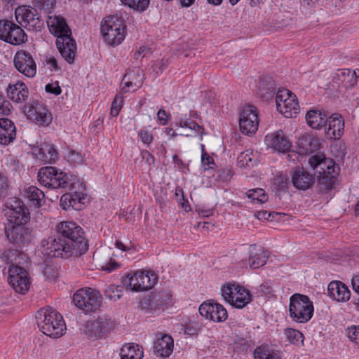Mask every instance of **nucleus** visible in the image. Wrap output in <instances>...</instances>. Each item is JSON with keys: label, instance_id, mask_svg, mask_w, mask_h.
Wrapping results in <instances>:
<instances>
[{"label": "nucleus", "instance_id": "b1692460", "mask_svg": "<svg viewBox=\"0 0 359 359\" xmlns=\"http://www.w3.org/2000/svg\"><path fill=\"white\" fill-rule=\"evenodd\" d=\"M174 340L172 337L165 333H156V339L154 341V352L162 358H168L173 352Z\"/></svg>", "mask_w": 359, "mask_h": 359}, {"label": "nucleus", "instance_id": "a211bd4d", "mask_svg": "<svg viewBox=\"0 0 359 359\" xmlns=\"http://www.w3.org/2000/svg\"><path fill=\"white\" fill-rule=\"evenodd\" d=\"M5 233L9 243L18 248L22 245L29 243L32 240L31 230L26 224L7 225Z\"/></svg>", "mask_w": 359, "mask_h": 359}, {"label": "nucleus", "instance_id": "f03ea898", "mask_svg": "<svg viewBox=\"0 0 359 359\" xmlns=\"http://www.w3.org/2000/svg\"><path fill=\"white\" fill-rule=\"evenodd\" d=\"M309 163L318 173V192L327 194L335 188L338 182L340 168L332 159H322L320 156H313L309 158Z\"/></svg>", "mask_w": 359, "mask_h": 359}, {"label": "nucleus", "instance_id": "f8f14e48", "mask_svg": "<svg viewBox=\"0 0 359 359\" xmlns=\"http://www.w3.org/2000/svg\"><path fill=\"white\" fill-rule=\"evenodd\" d=\"M17 22L28 30H40L43 20L36 8L29 6H21L15 9Z\"/></svg>", "mask_w": 359, "mask_h": 359}, {"label": "nucleus", "instance_id": "f3484780", "mask_svg": "<svg viewBox=\"0 0 359 359\" xmlns=\"http://www.w3.org/2000/svg\"><path fill=\"white\" fill-rule=\"evenodd\" d=\"M8 280L18 293L25 294L29 288L30 281L27 271L18 265L9 266Z\"/></svg>", "mask_w": 359, "mask_h": 359}, {"label": "nucleus", "instance_id": "7ed1b4c3", "mask_svg": "<svg viewBox=\"0 0 359 359\" xmlns=\"http://www.w3.org/2000/svg\"><path fill=\"white\" fill-rule=\"evenodd\" d=\"M37 178L41 186L51 189H71V187L76 188L82 185L76 176L68 175L53 166L41 168Z\"/></svg>", "mask_w": 359, "mask_h": 359}, {"label": "nucleus", "instance_id": "bf43d9fd", "mask_svg": "<svg viewBox=\"0 0 359 359\" xmlns=\"http://www.w3.org/2000/svg\"><path fill=\"white\" fill-rule=\"evenodd\" d=\"M44 62L50 70L59 71L60 69L57 64V60L53 56L46 55Z\"/></svg>", "mask_w": 359, "mask_h": 359}, {"label": "nucleus", "instance_id": "f704fd0d", "mask_svg": "<svg viewBox=\"0 0 359 359\" xmlns=\"http://www.w3.org/2000/svg\"><path fill=\"white\" fill-rule=\"evenodd\" d=\"M142 71L140 69L126 74L122 79V84L124 85L121 90L122 92L128 93L129 90L127 88H131L133 91L140 88L142 85Z\"/></svg>", "mask_w": 359, "mask_h": 359}, {"label": "nucleus", "instance_id": "c756f323", "mask_svg": "<svg viewBox=\"0 0 359 359\" xmlns=\"http://www.w3.org/2000/svg\"><path fill=\"white\" fill-rule=\"evenodd\" d=\"M16 138V129L13 122L7 118H0V144L8 145Z\"/></svg>", "mask_w": 359, "mask_h": 359}, {"label": "nucleus", "instance_id": "e433bc0d", "mask_svg": "<svg viewBox=\"0 0 359 359\" xmlns=\"http://www.w3.org/2000/svg\"><path fill=\"white\" fill-rule=\"evenodd\" d=\"M81 186H76V188L72 189H65L66 191H69V194L72 196V199L70 200L69 204L72 205V208L75 210H80L83 208L87 196L83 191L86 189L85 185L83 182H81ZM72 188V187H70Z\"/></svg>", "mask_w": 359, "mask_h": 359}, {"label": "nucleus", "instance_id": "8fccbe9b", "mask_svg": "<svg viewBox=\"0 0 359 359\" xmlns=\"http://www.w3.org/2000/svg\"><path fill=\"white\" fill-rule=\"evenodd\" d=\"M55 0H34L35 7L43 10L48 14L51 13L55 6Z\"/></svg>", "mask_w": 359, "mask_h": 359}, {"label": "nucleus", "instance_id": "ddd939ff", "mask_svg": "<svg viewBox=\"0 0 359 359\" xmlns=\"http://www.w3.org/2000/svg\"><path fill=\"white\" fill-rule=\"evenodd\" d=\"M6 215L8 224H26L30 219L28 208L17 198H8L6 203Z\"/></svg>", "mask_w": 359, "mask_h": 359}, {"label": "nucleus", "instance_id": "864d4df0", "mask_svg": "<svg viewBox=\"0 0 359 359\" xmlns=\"http://www.w3.org/2000/svg\"><path fill=\"white\" fill-rule=\"evenodd\" d=\"M13 109L11 102L6 99V97L0 93V114L8 115Z\"/></svg>", "mask_w": 359, "mask_h": 359}, {"label": "nucleus", "instance_id": "a18cd8bd", "mask_svg": "<svg viewBox=\"0 0 359 359\" xmlns=\"http://www.w3.org/2000/svg\"><path fill=\"white\" fill-rule=\"evenodd\" d=\"M126 6L137 11H145L149 4V0H121Z\"/></svg>", "mask_w": 359, "mask_h": 359}, {"label": "nucleus", "instance_id": "9b49d317", "mask_svg": "<svg viewBox=\"0 0 359 359\" xmlns=\"http://www.w3.org/2000/svg\"><path fill=\"white\" fill-rule=\"evenodd\" d=\"M275 101L277 110L286 118L296 116L299 112L296 95L287 89H279Z\"/></svg>", "mask_w": 359, "mask_h": 359}, {"label": "nucleus", "instance_id": "aec40b11", "mask_svg": "<svg viewBox=\"0 0 359 359\" xmlns=\"http://www.w3.org/2000/svg\"><path fill=\"white\" fill-rule=\"evenodd\" d=\"M113 321L106 317L87 321L83 327V332L88 338H97L103 336L113 327Z\"/></svg>", "mask_w": 359, "mask_h": 359}, {"label": "nucleus", "instance_id": "423d86ee", "mask_svg": "<svg viewBox=\"0 0 359 359\" xmlns=\"http://www.w3.org/2000/svg\"><path fill=\"white\" fill-rule=\"evenodd\" d=\"M313 302L306 295L296 293L290 298L289 311L291 318L299 323L308 322L313 314Z\"/></svg>", "mask_w": 359, "mask_h": 359}, {"label": "nucleus", "instance_id": "6ab92c4d", "mask_svg": "<svg viewBox=\"0 0 359 359\" xmlns=\"http://www.w3.org/2000/svg\"><path fill=\"white\" fill-rule=\"evenodd\" d=\"M13 62L17 70L25 76L32 78L36 74V65L28 51L20 50L14 56Z\"/></svg>", "mask_w": 359, "mask_h": 359}, {"label": "nucleus", "instance_id": "49530a36", "mask_svg": "<svg viewBox=\"0 0 359 359\" xmlns=\"http://www.w3.org/2000/svg\"><path fill=\"white\" fill-rule=\"evenodd\" d=\"M285 334L288 341L293 344H299L303 343L304 335L299 330L288 328L285 330Z\"/></svg>", "mask_w": 359, "mask_h": 359}, {"label": "nucleus", "instance_id": "c85d7f7f", "mask_svg": "<svg viewBox=\"0 0 359 359\" xmlns=\"http://www.w3.org/2000/svg\"><path fill=\"white\" fill-rule=\"evenodd\" d=\"M47 25L50 32L54 34L57 39L64 37L65 35H72V31L69 27L66 20L61 15H49Z\"/></svg>", "mask_w": 359, "mask_h": 359}, {"label": "nucleus", "instance_id": "5fc2aeb1", "mask_svg": "<svg viewBox=\"0 0 359 359\" xmlns=\"http://www.w3.org/2000/svg\"><path fill=\"white\" fill-rule=\"evenodd\" d=\"M122 103L123 97L116 95L111 103V115L112 116L116 117L118 115L119 111L122 107Z\"/></svg>", "mask_w": 359, "mask_h": 359}, {"label": "nucleus", "instance_id": "f257e3e1", "mask_svg": "<svg viewBox=\"0 0 359 359\" xmlns=\"http://www.w3.org/2000/svg\"><path fill=\"white\" fill-rule=\"evenodd\" d=\"M55 233L43 245L46 255L67 259L80 257L88 251L89 244L86 233L83 228L76 222H60L55 227Z\"/></svg>", "mask_w": 359, "mask_h": 359}, {"label": "nucleus", "instance_id": "a878e982", "mask_svg": "<svg viewBox=\"0 0 359 359\" xmlns=\"http://www.w3.org/2000/svg\"><path fill=\"white\" fill-rule=\"evenodd\" d=\"M265 142L269 147L278 152L285 153L291 147V143L282 130L269 134L265 137Z\"/></svg>", "mask_w": 359, "mask_h": 359}, {"label": "nucleus", "instance_id": "58836bf2", "mask_svg": "<svg viewBox=\"0 0 359 359\" xmlns=\"http://www.w3.org/2000/svg\"><path fill=\"white\" fill-rule=\"evenodd\" d=\"M254 356L255 359H281L280 352L268 345L257 347Z\"/></svg>", "mask_w": 359, "mask_h": 359}, {"label": "nucleus", "instance_id": "603ef678", "mask_svg": "<svg viewBox=\"0 0 359 359\" xmlns=\"http://www.w3.org/2000/svg\"><path fill=\"white\" fill-rule=\"evenodd\" d=\"M235 348L238 351H245L252 346V341L243 337H236L234 341Z\"/></svg>", "mask_w": 359, "mask_h": 359}, {"label": "nucleus", "instance_id": "c9c22d12", "mask_svg": "<svg viewBox=\"0 0 359 359\" xmlns=\"http://www.w3.org/2000/svg\"><path fill=\"white\" fill-rule=\"evenodd\" d=\"M333 80L346 88H352L358 81L355 72L350 69H338Z\"/></svg>", "mask_w": 359, "mask_h": 359}, {"label": "nucleus", "instance_id": "338daca9", "mask_svg": "<svg viewBox=\"0 0 359 359\" xmlns=\"http://www.w3.org/2000/svg\"><path fill=\"white\" fill-rule=\"evenodd\" d=\"M196 212L199 215L203 217H208L213 215V209L205 208L204 207H197Z\"/></svg>", "mask_w": 359, "mask_h": 359}, {"label": "nucleus", "instance_id": "cd10ccee", "mask_svg": "<svg viewBox=\"0 0 359 359\" xmlns=\"http://www.w3.org/2000/svg\"><path fill=\"white\" fill-rule=\"evenodd\" d=\"M276 93V83L273 78L269 75L260 76L257 83V95L263 101L272 100Z\"/></svg>", "mask_w": 359, "mask_h": 359}, {"label": "nucleus", "instance_id": "393cba45", "mask_svg": "<svg viewBox=\"0 0 359 359\" xmlns=\"http://www.w3.org/2000/svg\"><path fill=\"white\" fill-rule=\"evenodd\" d=\"M328 127L325 129L326 135L330 139L339 140L344 133V119L341 114L334 113L327 117Z\"/></svg>", "mask_w": 359, "mask_h": 359}, {"label": "nucleus", "instance_id": "72a5a7b5", "mask_svg": "<svg viewBox=\"0 0 359 359\" xmlns=\"http://www.w3.org/2000/svg\"><path fill=\"white\" fill-rule=\"evenodd\" d=\"M328 114L318 109L309 110L306 114L307 124L312 128L319 130L325 126Z\"/></svg>", "mask_w": 359, "mask_h": 359}, {"label": "nucleus", "instance_id": "37998d69", "mask_svg": "<svg viewBox=\"0 0 359 359\" xmlns=\"http://www.w3.org/2000/svg\"><path fill=\"white\" fill-rule=\"evenodd\" d=\"M20 255V252L15 249H8L4 250L1 255V259L7 264L16 265L17 259Z\"/></svg>", "mask_w": 359, "mask_h": 359}, {"label": "nucleus", "instance_id": "5701e85b", "mask_svg": "<svg viewBox=\"0 0 359 359\" xmlns=\"http://www.w3.org/2000/svg\"><path fill=\"white\" fill-rule=\"evenodd\" d=\"M56 46L61 56L69 63L74 62L76 53V43L72 35H65L56 39Z\"/></svg>", "mask_w": 359, "mask_h": 359}, {"label": "nucleus", "instance_id": "c03bdc74", "mask_svg": "<svg viewBox=\"0 0 359 359\" xmlns=\"http://www.w3.org/2000/svg\"><path fill=\"white\" fill-rule=\"evenodd\" d=\"M104 295L111 300L116 301L119 299L123 296V287L110 285L104 290Z\"/></svg>", "mask_w": 359, "mask_h": 359}, {"label": "nucleus", "instance_id": "412c9836", "mask_svg": "<svg viewBox=\"0 0 359 359\" xmlns=\"http://www.w3.org/2000/svg\"><path fill=\"white\" fill-rule=\"evenodd\" d=\"M291 182L298 190L306 191L311 189L316 183L315 174L304 168L297 167L290 172Z\"/></svg>", "mask_w": 359, "mask_h": 359}, {"label": "nucleus", "instance_id": "774afa93", "mask_svg": "<svg viewBox=\"0 0 359 359\" xmlns=\"http://www.w3.org/2000/svg\"><path fill=\"white\" fill-rule=\"evenodd\" d=\"M158 118L160 123L163 126L165 125L168 121V114L163 109H160L157 113Z\"/></svg>", "mask_w": 359, "mask_h": 359}, {"label": "nucleus", "instance_id": "3c124183", "mask_svg": "<svg viewBox=\"0 0 359 359\" xmlns=\"http://www.w3.org/2000/svg\"><path fill=\"white\" fill-rule=\"evenodd\" d=\"M65 158L69 163L74 165L81 164L83 161L82 154L74 150L69 151L65 156Z\"/></svg>", "mask_w": 359, "mask_h": 359}, {"label": "nucleus", "instance_id": "6e6552de", "mask_svg": "<svg viewBox=\"0 0 359 359\" xmlns=\"http://www.w3.org/2000/svg\"><path fill=\"white\" fill-rule=\"evenodd\" d=\"M156 274L150 271H137L122 277L123 286L135 292L148 290L157 282Z\"/></svg>", "mask_w": 359, "mask_h": 359}, {"label": "nucleus", "instance_id": "473e14b6", "mask_svg": "<svg viewBox=\"0 0 359 359\" xmlns=\"http://www.w3.org/2000/svg\"><path fill=\"white\" fill-rule=\"evenodd\" d=\"M269 252L262 247L257 248L255 245L250 250L249 264L252 269H259L266 264Z\"/></svg>", "mask_w": 359, "mask_h": 359}, {"label": "nucleus", "instance_id": "9d476101", "mask_svg": "<svg viewBox=\"0 0 359 359\" xmlns=\"http://www.w3.org/2000/svg\"><path fill=\"white\" fill-rule=\"evenodd\" d=\"M102 296L100 292L90 288H82L73 295L75 306L85 312H94L101 306Z\"/></svg>", "mask_w": 359, "mask_h": 359}, {"label": "nucleus", "instance_id": "a19ab883", "mask_svg": "<svg viewBox=\"0 0 359 359\" xmlns=\"http://www.w3.org/2000/svg\"><path fill=\"white\" fill-rule=\"evenodd\" d=\"M257 158L251 149L241 152L237 158V164L240 168L251 167L257 164Z\"/></svg>", "mask_w": 359, "mask_h": 359}, {"label": "nucleus", "instance_id": "7c9ffc66", "mask_svg": "<svg viewBox=\"0 0 359 359\" xmlns=\"http://www.w3.org/2000/svg\"><path fill=\"white\" fill-rule=\"evenodd\" d=\"M329 296L337 302H346L350 299L351 292L341 281H332L327 286Z\"/></svg>", "mask_w": 359, "mask_h": 359}, {"label": "nucleus", "instance_id": "6e6d98bb", "mask_svg": "<svg viewBox=\"0 0 359 359\" xmlns=\"http://www.w3.org/2000/svg\"><path fill=\"white\" fill-rule=\"evenodd\" d=\"M348 339L357 345H359V326H353L347 329Z\"/></svg>", "mask_w": 359, "mask_h": 359}, {"label": "nucleus", "instance_id": "052dcab7", "mask_svg": "<svg viewBox=\"0 0 359 359\" xmlns=\"http://www.w3.org/2000/svg\"><path fill=\"white\" fill-rule=\"evenodd\" d=\"M45 90L47 93L55 95H59L62 93L61 88L57 81L55 83H48L45 87Z\"/></svg>", "mask_w": 359, "mask_h": 359}, {"label": "nucleus", "instance_id": "4be33fe9", "mask_svg": "<svg viewBox=\"0 0 359 359\" xmlns=\"http://www.w3.org/2000/svg\"><path fill=\"white\" fill-rule=\"evenodd\" d=\"M198 311L205 318L217 323L224 321L228 317L227 311L222 304L211 302L201 304Z\"/></svg>", "mask_w": 359, "mask_h": 359}, {"label": "nucleus", "instance_id": "13d9d810", "mask_svg": "<svg viewBox=\"0 0 359 359\" xmlns=\"http://www.w3.org/2000/svg\"><path fill=\"white\" fill-rule=\"evenodd\" d=\"M288 178L286 176H277L274 179V184L280 191H286L287 189Z\"/></svg>", "mask_w": 359, "mask_h": 359}, {"label": "nucleus", "instance_id": "2f4dec72", "mask_svg": "<svg viewBox=\"0 0 359 359\" xmlns=\"http://www.w3.org/2000/svg\"><path fill=\"white\" fill-rule=\"evenodd\" d=\"M37 150L36 157L43 163H55L59 158L57 150L52 144L43 143Z\"/></svg>", "mask_w": 359, "mask_h": 359}, {"label": "nucleus", "instance_id": "0e129e2a", "mask_svg": "<svg viewBox=\"0 0 359 359\" xmlns=\"http://www.w3.org/2000/svg\"><path fill=\"white\" fill-rule=\"evenodd\" d=\"M71 199L72 196L69 193L65 194L62 196L60 198V206L62 208V209L68 210L70 209V208H72V205L69 204Z\"/></svg>", "mask_w": 359, "mask_h": 359}, {"label": "nucleus", "instance_id": "e2e57ef3", "mask_svg": "<svg viewBox=\"0 0 359 359\" xmlns=\"http://www.w3.org/2000/svg\"><path fill=\"white\" fill-rule=\"evenodd\" d=\"M142 159L149 165L151 166L154 163V156L147 150H142L141 151Z\"/></svg>", "mask_w": 359, "mask_h": 359}, {"label": "nucleus", "instance_id": "20e7f679", "mask_svg": "<svg viewBox=\"0 0 359 359\" xmlns=\"http://www.w3.org/2000/svg\"><path fill=\"white\" fill-rule=\"evenodd\" d=\"M36 320L39 330L44 334L53 338L60 337L66 330L62 315L50 306L39 310Z\"/></svg>", "mask_w": 359, "mask_h": 359}, {"label": "nucleus", "instance_id": "79ce46f5", "mask_svg": "<svg viewBox=\"0 0 359 359\" xmlns=\"http://www.w3.org/2000/svg\"><path fill=\"white\" fill-rule=\"evenodd\" d=\"M246 195L254 203L262 204L268 200L265 191L261 188L250 189L246 192Z\"/></svg>", "mask_w": 359, "mask_h": 359}, {"label": "nucleus", "instance_id": "0eeeda50", "mask_svg": "<svg viewBox=\"0 0 359 359\" xmlns=\"http://www.w3.org/2000/svg\"><path fill=\"white\" fill-rule=\"evenodd\" d=\"M126 26L117 15L109 16L101 25V33L107 43L116 46L125 39Z\"/></svg>", "mask_w": 359, "mask_h": 359}, {"label": "nucleus", "instance_id": "4d7b16f0", "mask_svg": "<svg viewBox=\"0 0 359 359\" xmlns=\"http://www.w3.org/2000/svg\"><path fill=\"white\" fill-rule=\"evenodd\" d=\"M280 213H279V212H268L266 210L258 211L255 214V216L259 220L264 219V220H271V221L273 219V218H275L276 216H280Z\"/></svg>", "mask_w": 359, "mask_h": 359}, {"label": "nucleus", "instance_id": "bb28decb", "mask_svg": "<svg viewBox=\"0 0 359 359\" xmlns=\"http://www.w3.org/2000/svg\"><path fill=\"white\" fill-rule=\"evenodd\" d=\"M6 93L8 97L16 103L25 102L29 95L27 85L21 81L10 83L6 88Z\"/></svg>", "mask_w": 359, "mask_h": 359}, {"label": "nucleus", "instance_id": "4468645a", "mask_svg": "<svg viewBox=\"0 0 359 359\" xmlns=\"http://www.w3.org/2000/svg\"><path fill=\"white\" fill-rule=\"evenodd\" d=\"M0 39L14 46H19L27 41V36L20 25L8 20H1Z\"/></svg>", "mask_w": 359, "mask_h": 359}, {"label": "nucleus", "instance_id": "09e8293b", "mask_svg": "<svg viewBox=\"0 0 359 359\" xmlns=\"http://www.w3.org/2000/svg\"><path fill=\"white\" fill-rule=\"evenodd\" d=\"M201 165L204 170L213 169L215 163L212 156H210L205 151L203 144H201Z\"/></svg>", "mask_w": 359, "mask_h": 359}, {"label": "nucleus", "instance_id": "1a4fd4ad", "mask_svg": "<svg viewBox=\"0 0 359 359\" xmlns=\"http://www.w3.org/2000/svg\"><path fill=\"white\" fill-rule=\"evenodd\" d=\"M224 299L236 309H243L252 300L250 292L238 284L229 283L222 287Z\"/></svg>", "mask_w": 359, "mask_h": 359}, {"label": "nucleus", "instance_id": "dca6fc26", "mask_svg": "<svg viewBox=\"0 0 359 359\" xmlns=\"http://www.w3.org/2000/svg\"><path fill=\"white\" fill-rule=\"evenodd\" d=\"M258 126V112L256 107L252 105H245L240 113L241 132L246 135H252L257 132Z\"/></svg>", "mask_w": 359, "mask_h": 359}, {"label": "nucleus", "instance_id": "2eb2a0df", "mask_svg": "<svg viewBox=\"0 0 359 359\" xmlns=\"http://www.w3.org/2000/svg\"><path fill=\"white\" fill-rule=\"evenodd\" d=\"M27 118L39 126H48L52 122V114L46 106L41 102L33 101L23 107Z\"/></svg>", "mask_w": 359, "mask_h": 359}, {"label": "nucleus", "instance_id": "69168bd1", "mask_svg": "<svg viewBox=\"0 0 359 359\" xmlns=\"http://www.w3.org/2000/svg\"><path fill=\"white\" fill-rule=\"evenodd\" d=\"M8 187L7 177L4 175L0 174V196L6 194Z\"/></svg>", "mask_w": 359, "mask_h": 359}, {"label": "nucleus", "instance_id": "de8ad7c7", "mask_svg": "<svg viewBox=\"0 0 359 359\" xmlns=\"http://www.w3.org/2000/svg\"><path fill=\"white\" fill-rule=\"evenodd\" d=\"M181 128H187L193 130L195 135H199L202 133L203 128L194 121H191L188 118H181L178 123H177Z\"/></svg>", "mask_w": 359, "mask_h": 359}, {"label": "nucleus", "instance_id": "680f3d73", "mask_svg": "<svg viewBox=\"0 0 359 359\" xmlns=\"http://www.w3.org/2000/svg\"><path fill=\"white\" fill-rule=\"evenodd\" d=\"M138 135L141 141L147 145L150 144L153 141L152 134L146 130H141Z\"/></svg>", "mask_w": 359, "mask_h": 359}, {"label": "nucleus", "instance_id": "4c0bfd02", "mask_svg": "<svg viewBox=\"0 0 359 359\" xmlns=\"http://www.w3.org/2000/svg\"><path fill=\"white\" fill-rule=\"evenodd\" d=\"M143 355L142 347L135 343L125 344L120 350L121 359H142Z\"/></svg>", "mask_w": 359, "mask_h": 359}, {"label": "nucleus", "instance_id": "ea45409f", "mask_svg": "<svg viewBox=\"0 0 359 359\" xmlns=\"http://www.w3.org/2000/svg\"><path fill=\"white\" fill-rule=\"evenodd\" d=\"M25 196L35 208L41 207L44 202V193L35 186H29L25 189Z\"/></svg>", "mask_w": 359, "mask_h": 359}, {"label": "nucleus", "instance_id": "39448f33", "mask_svg": "<svg viewBox=\"0 0 359 359\" xmlns=\"http://www.w3.org/2000/svg\"><path fill=\"white\" fill-rule=\"evenodd\" d=\"M173 304L172 294L167 290L153 291L140 302V307L146 313L159 314Z\"/></svg>", "mask_w": 359, "mask_h": 359}]
</instances>
